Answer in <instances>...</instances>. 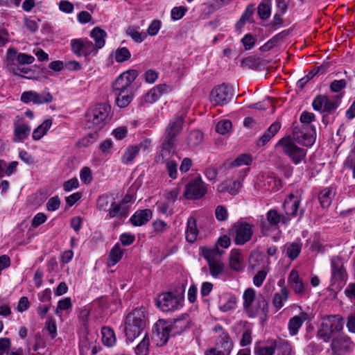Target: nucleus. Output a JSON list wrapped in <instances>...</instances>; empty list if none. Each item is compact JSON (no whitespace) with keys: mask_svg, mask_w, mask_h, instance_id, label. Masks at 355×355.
I'll return each mask as SVG.
<instances>
[{"mask_svg":"<svg viewBox=\"0 0 355 355\" xmlns=\"http://www.w3.org/2000/svg\"><path fill=\"white\" fill-rule=\"evenodd\" d=\"M184 124V119L182 116H178L170 120L166 127L164 141L161 150L155 157L157 163H163L165 158H168L173 153L176 144V137L182 132Z\"/></svg>","mask_w":355,"mask_h":355,"instance_id":"obj_1","label":"nucleus"},{"mask_svg":"<svg viewBox=\"0 0 355 355\" xmlns=\"http://www.w3.org/2000/svg\"><path fill=\"white\" fill-rule=\"evenodd\" d=\"M187 316V314L182 315V318L175 319L173 322L159 320L153 330V338L157 342V345H164L171 336L182 332L186 327L184 320Z\"/></svg>","mask_w":355,"mask_h":355,"instance_id":"obj_2","label":"nucleus"},{"mask_svg":"<svg viewBox=\"0 0 355 355\" xmlns=\"http://www.w3.org/2000/svg\"><path fill=\"white\" fill-rule=\"evenodd\" d=\"M146 320L144 308L135 309L128 314L124 331L128 341L132 342L140 335L146 327Z\"/></svg>","mask_w":355,"mask_h":355,"instance_id":"obj_3","label":"nucleus"},{"mask_svg":"<svg viewBox=\"0 0 355 355\" xmlns=\"http://www.w3.org/2000/svg\"><path fill=\"white\" fill-rule=\"evenodd\" d=\"M111 106L107 103H99L89 108L85 114V126L89 129L99 130L108 121Z\"/></svg>","mask_w":355,"mask_h":355,"instance_id":"obj_4","label":"nucleus"},{"mask_svg":"<svg viewBox=\"0 0 355 355\" xmlns=\"http://www.w3.org/2000/svg\"><path fill=\"white\" fill-rule=\"evenodd\" d=\"M243 309L250 317H256L268 311V302L262 295L256 297V291L248 288L243 294Z\"/></svg>","mask_w":355,"mask_h":355,"instance_id":"obj_5","label":"nucleus"},{"mask_svg":"<svg viewBox=\"0 0 355 355\" xmlns=\"http://www.w3.org/2000/svg\"><path fill=\"white\" fill-rule=\"evenodd\" d=\"M343 318L339 315H328L322 318L318 334L324 342L343 329Z\"/></svg>","mask_w":355,"mask_h":355,"instance_id":"obj_6","label":"nucleus"},{"mask_svg":"<svg viewBox=\"0 0 355 355\" xmlns=\"http://www.w3.org/2000/svg\"><path fill=\"white\" fill-rule=\"evenodd\" d=\"M184 288L181 293L166 292L160 294L156 300L157 307L163 312L179 310L184 305Z\"/></svg>","mask_w":355,"mask_h":355,"instance_id":"obj_7","label":"nucleus"},{"mask_svg":"<svg viewBox=\"0 0 355 355\" xmlns=\"http://www.w3.org/2000/svg\"><path fill=\"white\" fill-rule=\"evenodd\" d=\"M278 144L294 164L297 165L304 159L307 150L299 147L291 137L282 138Z\"/></svg>","mask_w":355,"mask_h":355,"instance_id":"obj_8","label":"nucleus"},{"mask_svg":"<svg viewBox=\"0 0 355 355\" xmlns=\"http://www.w3.org/2000/svg\"><path fill=\"white\" fill-rule=\"evenodd\" d=\"M315 128L313 125L297 124L293 126V139L305 146H311L313 144L315 140Z\"/></svg>","mask_w":355,"mask_h":355,"instance_id":"obj_9","label":"nucleus"},{"mask_svg":"<svg viewBox=\"0 0 355 355\" xmlns=\"http://www.w3.org/2000/svg\"><path fill=\"white\" fill-rule=\"evenodd\" d=\"M233 96V88L228 85L222 84L211 90L209 99L213 105L223 106L230 102Z\"/></svg>","mask_w":355,"mask_h":355,"instance_id":"obj_10","label":"nucleus"},{"mask_svg":"<svg viewBox=\"0 0 355 355\" xmlns=\"http://www.w3.org/2000/svg\"><path fill=\"white\" fill-rule=\"evenodd\" d=\"M266 220H261L260 228L263 236H269V232L272 229H278L277 226L280 222L286 224L290 221V218L284 215H280L276 209H270L266 213Z\"/></svg>","mask_w":355,"mask_h":355,"instance_id":"obj_11","label":"nucleus"},{"mask_svg":"<svg viewBox=\"0 0 355 355\" xmlns=\"http://www.w3.org/2000/svg\"><path fill=\"white\" fill-rule=\"evenodd\" d=\"M339 101V96L329 98L324 95H318L313 99L312 106L314 110L320 113L331 114L338 108Z\"/></svg>","mask_w":355,"mask_h":355,"instance_id":"obj_12","label":"nucleus"},{"mask_svg":"<svg viewBox=\"0 0 355 355\" xmlns=\"http://www.w3.org/2000/svg\"><path fill=\"white\" fill-rule=\"evenodd\" d=\"M331 286H340L347 279V273L344 268L342 259L338 256H334L331 258Z\"/></svg>","mask_w":355,"mask_h":355,"instance_id":"obj_13","label":"nucleus"},{"mask_svg":"<svg viewBox=\"0 0 355 355\" xmlns=\"http://www.w3.org/2000/svg\"><path fill=\"white\" fill-rule=\"evenodd\" d=\"M207 192V185L198 176L186 185L184 196L187 199L196 200L202 198Z\"/></svg>","mask_w":355,"mask_h":355,"instance_id":"obj_14","label":"nucleus"},{"mask_svg":"<svg viewBox=\"0 0 355 355\" xmlns=\"http://www.w3.org/2000/svg\"><path fill=\"white\" fill-rule=\"evenodd\" d=\"M70 45L72 52L78 57L95 55L97 53L96 48L87 38L72 39Z\"/></svg>","mask_w":355,"mask_h":355,"instance_id":"obj_15","label":"nucleus"},{"mask_svg":"<svg viewBox=\"0 0 355 355\" xmlns=\"http://www.w3.org/2000/svg\"><path fill=\"white\" fill-rule=\"evenodd\" d=\"M138 76L137 71L128 70L119 75L113 83V92H126L133 90L132 83Z\"/></svg>","mask_w":355,"mask_h":355,"instance_id":"obj_16","label":"nucleus"},{"mask_svg":"<svg viewBox=\"0 0 355 355\" xmlns=\"http://www.w3.org/2000/svg\"><path fill=\"white\" fill-rule=\"evenodd\" d=\"M252 226L247 223L238 222L232 228V236L237 245H243L252 235Z\"/></svg>","mask_w":355,"mask_h":355,"instance_id":"obj_17","label":"nucleus"},{"mask_svg":"<svg viewBox=\"0 0 355 355\" xmlns=\"http://www.w3.org/2000/svg\"><path fill=\"white\" fill-rule=\"evenodd\" d=\"M300 202L301 197L299 195L291 193L284 203V216H288L290 219L291 217L297 216L301 218L304 211L302 209L298 211Z\"/></svg>","mask_w":355,"mask_h":355,"instance_id":"obj_18","label":"nucleus"},{"mask_svg":"<svg viewBox=\"0 0 355 355\" xmlns=\"http://www.w3.org/2000/svg\"><path fill=\"white\" fill-rule=\"evenodd\" d=\"M21 101L24 103L33 102L35 104L49 103L53 101L52 95L46 91L37 93L34 91L24 92L21 95Z\"/></svg>","mask_w":355,"mask_h":355,"instance_id":"obj_19","label":"nucleus"},{"mask_svg":"<svg viewBox=\"0 0 355 355\" xmlns=\"http://www.w3.org/2000/svg\"><path fill=\"white\" fill-rule=\"evenodd\" d=\"M331 347L336 355H345L352 349V342L347 336L341 335L332 340Z\"/></svg>","mask_w":355,"mask_h":355,"instance_id":"obj_20","label":"nucleus"},{"mask_svg":"<svg viewBox=\"0 0 355 355\" xmlns=\"http://www.w3.org/2000/svg\"><path fill=\"white\" fill-rule=\"evenodd\" d=\"M288 282L293 292L300 297H304L309 293L308 288L300 279L297 271L292 270L288 277Z\"/></svg>","mask_w":355,"mask_h":355,"instance_id":"obj_21","label":"nucleus"},{"mask_svg":"<svg viewBox=\"0 0 355 355\" xmlns=\"http://www.w3.org/2000/svg\"><path fill=\"white\" fill-rule=\"evenodd\" d=\"M6 60L8 62L16 61L19 64H30L33 63L35 58L31 55L19 53L14 48H10L6 52Z\"/></svg>","mask_w":355,"mask_h":355,"instance_id":"obj_22","label":"nucleus"},{"mask_svg":"<svg viewBox=\"0 0 355 355\" xmlns=\"http://www.w3.org/2000/svg\"><path fill=\"white\" fill-rule=\"evenodd\" d=\"M309 320L310 317L309 314L304 311L300 312L298 315H295L291 318L288 322V329L290 335H297L303 323Z\"/></svg>","mask_w":355,"mask_h":355,"instance_id":"obj_23","label":"nucleus"},{"mask_svg":"<svg viewBox=\"0 0 355 355\" xmlns=\"http://www.w3.org/2000/svg\"><path fill=\"white\" fill-rule=\"evenodd\" d=\"M129 213V207L123 202H116L113 201L110 204L106 219L112 218H126Z\"/></svg>","mask_w":355,"mask_h":355,"instance_id":"obj_24","label":"nucleus"},{"mask_svg":"<svg viewBox=\"0 0 355 355\" xmlns=\"http://www.w3.org/2000/svg\"><path fill=\"white\" fill-rule=\"evenodd\" d=\"M21 119L19 116L16 117V121L14 123V141L15 142H21L25 139H26L30 133L31 128V127L24 123L23 122H20Z\"/></svg>","mask_w":355,"mask_h":355,"instance_id":"obj_25","label":"nucleus"},{"mask_svg":"<svg viewBox=\"0 0 355 355\" xmlns=\"http://www.w3.org/2000/svg\"><path fill=\"white\" fill-rule=\"evenodd\" d=\"M201 253L207 263L209 264L222 260L224 251L220 250L217 245L214 247L205 246L201 248Z\"/></svg>","mask_w":355,"mask_h":355,"instance_id":"obj_26","label":"nucleus"},{"mask_svg":"<svg viewBox=\"0 0 355 355\" xmlns=\"http://www.w3.org/2000/svg\"><path fill=\"white\" fill-rule=\"evenodd\" d=\"M171 87L166 84H159L152 88L144 97L148 103H153L157 101L164 94L171 92Z\"/></svg>","mask_w":355,"mask_h":355,"instance_id":"obj_27","label":"nucleus"},{"mask_svg":"<svg viewBox=\"0 0 355 355\" xmlns=\"http://www.w3.org/2000/svg\"><path fill=\"white\" fill-rule=\"evenodd\" d=\"M152 217L153 212L150 209L137 210L130 217V221L133 226L139 227L146 224Z\"/></svg>","mask_w":355,"mask_h":355,"instance_id":"obj_28","label":"nucleus"},{"mask_svg":"<svg viewBox=\"0 0 355 355\" xmlns=\"http://www.w3.org/2000/svg\"><path fill=\"white\" fill-rule=\"evenodd\" d=\"M336 193V189L333 187H329L320 191L318 200L321 206L324 208H328L331 205Z\"/></svg>","mask_w":355,"mask_h":355,"instance_id":"obj_29","label":"nucleus"},{"mask_svg":"<svg viewBox=\"0 0 355 355\" xmlns=\"http://www.w3.org/2000/svg\"><path fill=\"white\" fill-rule=\"evenodd\" d=\"M236 298L233 295H221L218 300L219 309L223 312H227L235 308Z\"/></svg>","mask_w":355,"mask_h":355,"instance_id":"obj_30","label":"nucleus"},{"mask_svg":"<svg viewBox=\"0 0 355 355\" xmlns=\"http://www.w3.org/2000/svg\"><path fill=\"white\" fill-rule=\"evenodd\" d=\"M275 347L277 355H295V350L291 344L284 339L278 338L275 341Z\"/></svg>","mask_w":355,"mask_h":355,"instance_id":"obj_31","label":"nucleus"},{"mask_svg":"<svg viewBox=\"0 0 355 355\" xmlns=\"http://www.w3.org/2000/svg\"><path fill=\"white\" fill-rule=\"evenodd\" d=\"M302 247L300 240H296L293 242L287 243L284 245V250L286 256L291 260H295L299 256Z\"/></svg>","mask_w":355,"mask_h":355,"instance_id":"obj_32","label":"nucleus"},{"mask_svg":"<svg viewBox=\"0 0 355 355\" xmlns=\"http://www.w3.org/2000/svg\"><path fill=\"white\" fill-rule=\"evenodd\" d=\"M198 234L196 220L191 216L187 220V227L185 231L186 240L189 243H193L196 240Z\"/></svg>","mask_w":355,"mask_h":355,"instance_id":"obj_33","label":"nucleus"},{"mask_svg":"<svg viewBox=\"0 0 355 355\" xmlns=\"http://www.w3.org/2000/svg\"><path fill=\"white\" fill-rule=\"evenodd\" d=\"M107 36L106 32L98 27H95L90 33V37L94 39L95 44L94 46L96 48V51L103 48L105 45V38Z\"/></svg>","mask_w":355,"mask_h":355,"instance_id":"obj_34","label":"nucleus"},{"mask_svg":"<svg viewBox=\"0 0 355 355\" xmlns=\"http://www.w3.org/2000/svg\"><path fill=\"white\" fill-rule=\"evenodd\" d=\"M281 124L278 121H275L270 125L264 134L260 137L258 142L259 146H264L270 139L273 137L279 130Z\"/></svg>","mask_w":355,"mask_h":355,"instance_id":"obj_35","label":"nucleus"},{"mask_svg":"<svg viewBox=\"0 0 355 355\" xmlns=\"http://www.w3.org/2000/svg\"><path fill=\"white\" fill-rule=\"evenodd\" d=\"M241 186V182L239 180H227L219 186L218 190L220 192H228L231 195H236Z\"/></svg>","mask_w":355,"mask_h":355,"instance_id":"obj_36","label":"nucleus"},{"mask_svg":"<svg viewBox=\"0 0 355 355\" xmlns=\"http://www.w3.org/2000/svg\"><path fill=\"white\" fill-rule=\"evenodd\" d=\"M289 291L287 288H283L280 289L279 292L274 294L272 304L277 310H279L284 306V302H286L288 299Z\"/></svg>","mask_w":355,"mask_h":355,"instance_id":"obj_37","label":"nucleus"},{"mask_svg":"<svg viewBox=\"0 0 355 355\" xmlns=\"http://www.w3.org/2000/svg\"><path fill=\"white\" fill-rule=\"evenodd\" d=\"M114 93L116 96V105L121 108L126 107L132 101L133 90L128 91V92H115Z\"/></svg>","mask_w":355,"mask_h":355,"instance_id":"obj_38","label":"nucleus"},{"mask_svg":"<svg viewBox=\"0 0 355 355\" xmlns=\"http://www.w3.org/2000/svg\"><path fill=\"white\" fill-rule=\"evenodd\" d=\"M202 132L198 130H193L187 135L186 142L189 148H194L202 143Z\"/></svg>","mask_w":355,"mask_h":355,"instance_id":"obj_39","label":"nucleus"},{"mask_svg":"<svg viewBox=\"0 0 355 355\" xmlns=\"http://www.w3.org/2000/svg\"><path fill=\"white\" fill-rule=\"evenodd\" d=\"M123 250L119 244H116L110 250L107 259V265L110 267L116 265L122 258Z\"/></svg>","mask_w":355,"mask_h":355,"instance_id":"obj_40","label":"nucleus"},{"mask_svg":"<svg viewBox=\"0 0 355 355\" xmlns=\"http://www.w3.org/2000/svg\"><path fill=\"white\" fill-rule=\"evenodd\" d=\"M218 345L220 349L223 352L227 353V355H230V353L233 349V342L227 332H223L218 340Z\"/></svg>","mask_w":355,"mask_h":355,"instance_id":"obj_41","label":"nucleus"},{"mask_svg":"<svg viewBox=\"0 0 355 355\" xmlns=\"http://www.w3.org/2000/svg\"><path fill=\"white\" fill-rule=\"evenodd\" d=\"M242 260L243 257L241 252L237 250H232L229 259L230 266L232 269L236 271L242 270Z\"/></svg>","mask_w":355,"mask_h":355,"instance_id":"obj_42","label":"nucleus"},{"mask_svg":"<svg viewBox=\"0 0 355 355\" xmlns=\"http://www.w3.org/2000/svg\"><path fill=\"white\" fill-rule=\"evenodd\" d=\"M52 125V120L51 119H46L42 124H40L37 128H36L33 132V139L34 140H39L43 136H44L47 131L49 130L51 126Z\"/></svg>","mask_w":355,"mask_h":355,"instance_id":"obj_43","label":"nucleus"},{"mask_svg":"<svg viewBox=\"0 0 355 355\" xmlns=\"http://www.w3.org/2000/svg\"><path fill=\"white\" fill-rule=\"evenodd\" d=\"M102 341L107 347L113 346L116 343V338L114 331L109 327H103L101 329Z\"/></svg>","mask_w":355,"mask_h":355,"instance_id":"obj_44","label":"nucleus"},{"mask_svg":"<svg viewBox=\"0 0 355 355\" xmlns=\"http://www.w3.org/2000/svg\"><path fill=\"white\" fill-rule=\"evenodd\" d=\"M139 152V148L137 146L128 147L122 156L121 162L125 164H128L138 155Z\"/></svg>","mask_w":355,"mask_h":355,"instance_id":"obj_45","label":"nucleus"},{"mask_svg":"<svg viewBox=\"0 0 355 355\" xmlns=\"http://www.w3.org/2000/svg\"><path fill=\"white\" fill-rule=\"evenodd\" d=\"M149 346L150 340L148 336L146 335L135 349L136 355H148Z\"/></svg>","mask_w":355,"mask_h":355,"instance_id":"obj_46","label":"nucleus"},{"mask_svg":"<svg viewBox=\"0 0 355 355\" xmlns=\"http://www.w3.org/2000/svg\"><path fill=\"white\" fill-rule=\"evenodd\" d=\"M345 168L352 171V177L355 178V144L343 163Z\"/></svg>","mask_w":355,"mask_h":355,"instance_id":"obj_47","label":"nucleus"},{"mask_svg":"<svg viewBox=\"0 0 355 355\" xmlns=\"http://www.w3.org/2000/svg\"><path fill=\"white\" fill-rule=\"evenodd\" d=\"M208 266L210 275L214 278H217L221 275L225 268V265L222 260L209 263Z\"/></svg>","mask_w":355,"mask_h":355,"instance_id":"obj_48","label":"nucleus"},{"mask_svg":"<svg viewBox=\"0 0 355 355\" xmlns=\"http://www.w3.org/2000/svg\"><path fill=\"white\" fill-rule=\"evenodd\" d=\"M258 15L262 19H268L270 15V2L266 1L261 2L257 8Z\"/></svg>","mask_w":355,"mask_h":355,"instance_id":"obj_49","label":"nucleus"},{"mask_svg":"<svg viewBox=\"0 0 355 355\" xmlns=\"http://www.w3.org/2000/svg\"><path fill=\"white\" fill-rule=\"evenodd\" d=\"M131 53L126 47L118 48L115 51L114 58L117 62H123L130 58Z\"/></svg>","mask_w":355,"mask_h":355,"instance_id":"obj_50","label":"nucleus"},{"mask_svg":"<svg viewBox=\"0 0 355 355\" xmlns=\"http://www.w3.org/2000/svg\"><path fill=\"white\" fill-rule=\"evenodd\" d=\"M252 162V156L249 154L240 155L232 163L231 166L233 167L241 166L243 165H250Z\"/></svg>","mask_w":355,"mask_h":355,"instance_id":"obj_51","label":"nucleus"},{"mask_svg":"<svg viewBox=\"0 0 355 355\" xmlns=\"http://www.w3.org/2000/svg\"><path fill=\"white\" fill-rule=\"evenodd\" d=\"M126 33L136 42H143L146 37V33H140L132 26L127 28Z\"/></svg>","mask_w":355,"mask_h":355,"instance_id":"obj_52","label":"nucleus"},{"mask_svg":"<svg viewBox=\"0 0 355 355\" xmlns=\"http://www.w3.org/2000/svg\"><path fill=\"white\" fill-rule=\"evenodd\" d=\"M110 204V197L107 194L102 195L97 199L96 206L99 210L108 211Z\"/></svg>","mask_w":355,"mask_h":355,"instance_id":"obj_53","label":"nucleus"},{"mask_svg":"<svg viewBox=\"0 0 355 355\" xmlns=\"http://www.w3.org/2000/svg\"><path fill=\"white\" fill-rule=\"evenodd\" d=\"M231 129L232 123L227 119L218 121L216 125V131L220 135H225L228 133Z\"/></svg>","mask_w":355,"mask_h":355,"instance_id":"obj_54","label":"nucleus"},{"mask_svg":"<svg viewBox=\"0 0 355 355\" xmlns=\"http://www.w3.org/2000/svg\"><path fill=\"white\" fill-rule=\"evenodd\" d=\"M168 158H169V157L168 158H165L163 162L166 161V171L168 172V176L171 178L175 180L178 177V164H176V162L175 161H173V160L167 161V159Z\"/></svg>","mask_w":355,"mask_h":355,"instance_id":"obj_55","label":"nucleus"},{"mask_svg":"<svg viewBox=\"0 0 355 355\" xmlns=\"http://www.w3.org/2000/svg\"><path fill=\"white\" fill-rule=\"evenodd\" d=\"M275 349V345L262 347L256 344L254 352L255 355H274Z\"/></svg>","mask_w":355,"mask_h":355,"instance_id":"obj_56","label":"nucleus"},{"mask_svg":"<svg viewBox=\"0 0 355 355\" xmlns=\"http://www.w3.org/2000/svg\"><path fill=\"white\" fill-rule=\"evenodd\" d=\"M71 308V301L70 297H65L60 300L58 303V306L55 310V313L60 316L62 311H67Z\"/></svg>","mask_w":355,"mask_h":355,"instance_id":"obj_57","label":"nucleus"},{"mask_svg":"<svg viewBox=\"0 0 355 355\" xmlns=\"http://www.w3.org/2000/svg\"><path fill=\"white\" fill-rule=\"evenodd\" d=\"M268 272L267 270L263 269L257 272L253 277V284L255 286L260 287L263 284L266 278Z\"/></svg>","mask_w":355,"mask_h":355,"instance_id":"obj_58","label":"nucleus"},{"mask_svg":"<svg viewBox=\"0 0 355 355\" xmlns=\"http://www.w3.org/2000/svg\"><path fill=\"white\" fill-rule=\"evenodd\" d=\"M179 194H180V189L178 187H175L169 191H166L164 193V197H165L166 202H168V204L172 205L178 199Z\"/></svg>","mask_w":355,"mask_h":355,"instance_id":"obj_59","label":"nucleus"},{"mask_svg":"<svg viewBox=\"0 0 355 355\" xmlns=\"http://www.w3.org/2000/svg\"><path fill=\"white\" fill-rule=\"evenodd\" d=\"M60 206V200L58 196H53L49 199L46 203V209L49 211H54Z\"/></svg>","mask_w":355,"mask_h":355,"instance_id":"obj_60","label":"nucleus"},{"mask_svg":"<svg viewBox=\"0 0 355 355\" xmlns=\"http://www.w3.org/2000/svg\"><path fill=\"white\" fill-rule=\"evenodd\" d=\"M45 329L49 332L51 338H55L57 335V327L55 320L52 318H48L45 323Z\"/></svg>","mask_w":355,"mask_h":355,"instance_id":"obj_61","label":"nucleus"},{"mask_svg":"<svg viewBox=\"0 0 355 355\" xmlns=\"http://www.w3.org/2000/svg\"><path fill=\"white\" fill-rule=\"evenodd\" d=\"M315 119V116L313 113L306 112V111L303 112L301 114L300 117V120L301 122L300 124H304L306 125H311L310 123L312 121H314Z\"/></svg>","mask_w":355,"mask_h":355,"instance_id":"obj_62","label":"nucleus"},{"mask_svg":"<svg viewBox=\"0 0 355 355\" xmlns=\"http://www.w3.org/2000/svg\"><path fill=\"white\" fill-rule=\"evenodd\" d=\"M346 81L344 79L335 80L330 85V89L332 92H339L346 87Z\"/></svg>","mask_w":355,"mask_h":355,"instance_id":"obj_63","label":"nucleus"},{"mask_svg":"<svg viewBox=\"0 0 355 355\" xmlns=\"http://www.w3.org/2000/svg\"><path fill=\"white\" fill-rule=\"evenodd\" d=\"M80 178L83 182L86 184L90 183L92 180L91 169L87 166L83 167L80 171Z\"/></svg>","mask_w":355,"mask_h":355,"instance_id":"obj_64","label":"nucleus"}]
</instances>
